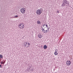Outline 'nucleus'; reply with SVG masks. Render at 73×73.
<instances>
[{
  "label": "nucleus",
  "instance_id": "obj_1",
  "mask_svg": "<svg viewBox=\"0 0 73 73\" xmlns=\"http://www.w3.org/2000/svg\"><path fill=\"white\" fill-rule=\"evenodd\" d=\"M18 27L20 29H23L24 28V24L23 23H20L18 25Z\"/></svg>",
  "mask_w": 73,
  "mask_h": 73
},
{
  "label": "nucleus",
  "instance_id": "obj_2",
  "mask_svg": "<svg viewBox=\"0 0 73 73\" xmlns=\"http://www.w3.org/2000/svg\"><path fill=\"white\" fill-rule=\"evenodd\" d=\"M42 12V11L40 9H38L37 10L36 13L38 15H40Z\"/></svg>",
  "mask_w": 73,
  "mask_h": 73
},
{
  "label": "nucleus",
  "instance_id": "obj_3",
  "mask_svg": "<svg viewBox=\"0 0 73 73\" xmlns=\"http://www.w3.org/2000/svg\"><path fill=\"white\" fill-rule=\"evenodd\" d=\"M65 5H66V6L68 7L69 5V2L67 1H65L64 2L63 4H62V5L63 7L65 6Z\"/></svg>",
  "mask_w": 73,
  "mask_h": 73
},
{
  "label": "nucleus",
  "instance_id": "obj_4",
  "mask_svg": "<svg viewBox=\"0 0 73 73\" xmlns=\"http://www.w3.org/2000/svg\"><path fill=\"white\" fill-rule=\"evenodd\" d=\"M20 12L23 14H24L25 13V9L22 8L20 9Z\"/></svg>",
  "mask_w": 73,
  "mask_h": 73
},
{
  "label": "nucleus",
  "instance_id": "obj_5",
  "mask_svg": "<svg viewBox=\"0 0 73 73\" xmlns=\"http://www.w3.org/2000/svg\"><path fill=\"white\" fill-rule=\"evenodd\" d=\"M25 43H26V44L24 45V46H25V47H27V48H28L29 46V45H30V43H29V42H25Z\"/></svg>",
  "mask_w": 73,
  "mask_h": 73
},
{
  "label": "nucleus",
  "instance_id": "obj_6",
  "mask_svg": "<svg viewBox=\"0 0 73 73\" xmlns=\"http://www.w3.org/2000/svg\"><path fill=\"white\" fill-rule=\"evenodd\" d=\"M66 64L67 66H70L71 64V62L69 60L67 61L66 62Z\"/></svg>",
  "mask_w": 73,
  "mask_h": 73
},
{
  "label": "nucleus",
  "instance_id": "obj_7",
  "mask_svg": "<svg viewBox=\"0 0 73 73\" xmlns=\"http://www.w3.org/2000/svg\"><path fill=\"white\" fill-rule=\"evenodd\" d=\"M42 32L43 33H46L47 32H49V28H46L44 30V31H42Z\"/></svg>",
  "mask_w": 73,
  "mask_h": 73
},
{
  "label": "nucleus",
  "instance_id": "obj_8",
  "mask_svg": "<svg viewBox=\"0 0 73 73\" xmlns=\"http://www.w3.org/2000/svg\"><path fill=\"white\" fill-rule=\"evenodd\" d=\"M58 50L57 49H56L54 52V54L55 56H56V55H58Z\"/></svg>",
  "mask_w": 73,
  "mask_h": 73
},
{
  "label": "nucleus",
  "instance_id": "obj_9",
  "mask_svg": "<svg viewBox=\"0 0 73 73\" xmlns=\"http://www.w3.org/2000/svg\"><path fill=\"white\" fill-rule=\"evenodd\" d=\"M38 38H42V35H41V34H39L38 35Z\"/></svg>",
  "mask_w": 73,
  "mask_h": 73
},
{
  "label": "nucleus",
  "instance_id": "obj_10",
  "mask_svg": "<svg viewBox=\"0 0 73 73\" xmlns=\"http://www.w3.org/2000/svg\"><path fill=\"white\" fill-rule=\"evenodd\" d=\"M37 24H41V21H37Z\"/></svg>",
  "mask_w": 73,
  "mask_h": 73
},
{
  "label": "nucleus",
  "instance_id": "obj_11",
  "mask_svg": "<svg viewBox=\"0 0 73 73\" xmlns=\"http://www.w3.org/2000/svg\"><path fill=\"white\" fill-rule=\"evenodd\" d=\"M44 49H46L47 48V46L46 45H45L44 46Z\"/></svg>",
  "mask_w": 73,
  "mask_h": 73
},
{
  "label": "nucleus",
  "instance_id": "obj_12",
  "mask_svg": "<svg viewBox=\"0 0 73 73\" xmlns=\"http://www.w3.org/2000/svg\"><path fill=\"white\" fill-rule=\"evenodd\" d=\"M0 58H3V55H0Z\"/></svg>",
  "mask_w": 73,
  "mask_h": 73
},
{
  "label": "nucleus",
  "instance_id": "obj_13",
  "mask_svg": "<svg viewBox=\"0 0 73 73\" xmlns=\"http://www.w3.org/2000/svg\"><path fill=\"white\" fill-rule=\"evenodd\" d=\"M5 63V62H3V61H2L1 62V64H4Z\"/></svg>",
  "mask_w": 73,
  "mask_h": 73
},
{
  "label": "nucleus",
  "instance_id": "obj_14",
  "mask_svg": "<svg viewBox=\"0 0 73 73\" xmlns=\"http://www.w3.org/2000/svg\"><path fill=\"white\" fill-rule=\"evenodd\" d=\"M42 31H45V29H43L42 28Z\"/></svg>",
  "mask_w": 73,
  "mask_h": 73
},
{
  "label": "nucleus",
  "instance_id": "obj_15",
  "mask_svg": "<svg viewBox=\"0 0 73 73\" xmlns=\"http://www.w3.org/2000/svg\"><path fill=\"white\" fill-rule=\"evenodd\" d=\"M15 17H18V15H15Z\"/></svg>",
  "mask_w": 73,
  "mask_h": 73
},
{
  "label": "nucleus",
  "instance_id": "obj_16",
  "mask_svg": "<svg viewBox=\"0 0 73 73\" xmlns=\"http://www.w3.org/2000/svg\"><path fill=\"white\" fill-rule=\"evenodd\" d=\"M57 13H59V11H57Z\"/></svg>",
  "mask_w": 73,
  "mask_h": 73
},
{
  "label": "nucleus",
  "instance_id": "obj_17",
  "mask_svg": "<svg viewBox=\"0 0 73 73\" xmlns=\"http://www.w3.org/2000/svg\"><path fill=\"white\" fill-rule=\"evenodd\" d=\"M46 27H48V25H46Z\"/></svg>",
  "mask_w": 73,
  "mask_h": 73
},
{
  "label": "nucleus",
  "instance_id": "obj_18",
  "mask_svg": "<svg viewBox=\"0 0 73 73\" xmlns=\"http://www.w3.org/2000/svg\"><path fill=\"white\" fill-rule=\"evenodd\" d=\"M2 68V66H1V65H0V68Z\"/></svg>",
  "mask_w": 73,
  "mask_h": 73
},
{
  "label": "nucleus",
  "instance_id": "obj_19",
  "mask_svg": "<svg viewBox=\"0 0 73 73\" xmlns=\"http://www.w3.org/2000/svg\"><path fill=\"white\" fill-rule=\"evenodd\" d=\"M45 25V24H44L43 25V27H44V26Z\"/></svg>",
  "mask_w": 73,
  "mask_h": 73
}]
</instances>
